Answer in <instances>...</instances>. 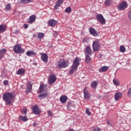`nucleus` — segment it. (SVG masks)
Listing matches in <instances>:
<instances>
[{"mask_svg": "<svg viewBox=\"0 0 131 131\" xmlns=\"http://www.w3.org/2000/svg\"><path fill=\"white\" fill-rule=\"evenodd\" d=\"M13 94L10 92L5 93L3 94V100L5 102L6 105L7 106L12 104V100H13Z\"/></svg>", "mask_w": 131, "mask_h": 131, "instance_id": "nucleus-1", "label": "nucleus"}, {"mask_svg": "<svg viewBox=\"0 0 131 131\" xmlns=\"http://www.w3.org/2000/svg\"><path fill=\"white\" fill-rule=\"evenodd\" d=\"M78 66H79V58L76 57L74 60L72 69L69 71L70 74H73L74 71L77 70Z\"/></svg>", "mask_w": 131, "mask_h": 131, "instance_id": "nucleus-2", "label": "nucleus"}, {"mask_svg": "<svg viewBox=\"0 0 131 131\" xmlns=\"http://www.w3.org/2000/svg\"><path fill=\"white\" fill-rule=\"evenodd\" d=\"M69 64V62L68 61L60 59L58 62H57V68H58V69L66 68V67H68Z\"/></svg>", "mask_w": 131, "mask_h": 131, "instance_id": "nucleus-3", "label": "nucleus"}, {"mask_svg": "<svg viewBox=\"0 0 131 131\" xmlns=\"http://www.w3.org/2000/svg\"><path fill=\"white\" fill-rule=\"evenodd\" d=\"M13 49L15 54H24L25 53V50L22 49V46L20 44L15 45Z\"/></svg>", "mask_w": 131, "mask_h": 131, "instance_id": "nucleus-4", "label": "nucleus"}, {"mask_svg": "<svg viewBox=\"0 0 131 131\" xmlns=\"http://www.w3.org/2000/svg\"><path fill=\"white\" fill-rule=\"evenodd\" d=\"M92 46L94 52H98L99 49H100V42H99V40L94 41Z\"/></svg>", "mask_w": 131, "mask_h": 131, "instance_id": "nucleus-5", "label": "nucleus"}, {"mask_svg": "<svg viewBox=\"0 0 131 131\" xmlns=\"http://www.w3.org/2000/svg\"><path fill=\"white\" fill-rule=\"evenodd\" d=\"M32 110L34 114H35V115H39V114L41 113V111H40L38 105H33L32 107Z\"/></svg>", "mask_w": 131, "mask_h": 131, "instance_id": "nucleus-6", "label": "nucleus"}, {"mask_svg": "<svg viewBox=\"0 0 131 131\" xmlns=\"http://www.w3.org/2000/svg\"><path fill=\"white\" fill-rule=\"evenodd\" d=\"M126 8H127V3L124 1L122 2L118 6V9L120 11H122Z\"/></svg>", "mask_w": 131, "mask_h": 131, "instance_id": "nucleus-7", "label": "nucleus"}, {"mask_svg": "<svg viewBox=\"0 0 131 131\" xmlns=\"http://www.w3.org/2000/svg\"><path fill=\"white\" fill-rule=\"evenodd\" d=\"M96 18L98 21H99L101 24H105V23H106V20L102 14H97Z\"/></svg>", "mask_w": 131, "mask_h": 131, "instance_id": "nucleus-8", "label": "nucleus"}, {"mask_svg": "<svg viewBox=\"0 0 131 131\" xmlns=\"http://www.w3.org/2000/svg\"><path fill=\"white\" fill-rule=\"evenodd\" d=\"M89 32H90V34L93 36H97L99 35V32L97 31L94 28H90Z\"/></svg>", "mask_w": 131, "mask_h": 131, "instance_id": "nucleus-9", "label": "nucleus"}, {"mask_svg": "<svg viewBox=\"0 0 131 131\" xmlns=\"http://www.w3.org/2000/svg\"><path fill=\"white\" fill-rule=\"evenodd\" d=\"M50 78L49 79V82L50 84H53V83H55L56 80H57V77L55 75H51L50 76Z\"/></svg>", "mask_w": 131, "mask_h": 131, "instance_id": "nucleus-10", "label": "nucleus"}, {"mask_svg": "<svg viewBox=\"0 0 131 131\" xmlns=\"http://www.w3.org/2000/svg\"><path fill=\"white\" fill-rule=\"evenodd\" d=\"M85 55L92 56L93 54V50L91 49V47L87 46L86 47L85 51H84Z\"/></svg>", "mask_w": 131, "mask_h": 131, "instance_id": "nucleus-11", "label": "nucleus"}, {"mask_svg": "<svg viewBox=\"0 0 131 131\" xmlns=\"http://www.w3.org/2000/svg\"><path fill=\"white\" fill-rule=\"evenodd\" d=\"M83 92L84 94V99H85V100H89L90 99V93L86 91L85 88L83 90Z\"/></svg>", "mask_w": 131, "mask_h": 131, "instance_id": "nucleus-12", "label": "nucleus"}, {"mask_svg": "<svg viewBox=\"0 0 131 131\" xmlns=\"http://www.w3.org/2000/svg\"><path fill=\"white\" fill-rule=\"evenodd\" d=\"M46 88H47V85L45 84H40L39 88V93L41 94V93L46 92Z\"/></svg>", "mask_w": 131, "mask_h": 131, "instance_id": "nucleus-13", "label": "nucleus"}, {"mask_svg": "<svg viewBox=\"0 0 131 131\" xmlns=\"http://www.w3.org/2000/svg\"><path fill=\"white\" fill-rule=\"evenodd\" d=\"M63 4V0H58L54 6L55 10H58V8L61 7V5Z\"/></svg>", "mask_w": 131, "mask_h": 131, "instance_id": "nucleus-14", "label": "nucleus"}, {"mask_svg": "<svg viewBox=\"0 0 131 131\" xmlns=\"http://www.w3.org/2000/svg\"><path fill=\"white\" fill-rule=\"evenodd\" d=\"M56 23L57 21L55 19H51L48 21V25L51 26V27H55V26H56Z\"/></svg>", "mask_w": 131, "mask_h": 131, "instance_id": "nucleus-15", "label": "nucleus"}, {"mask_svg": "<svg viewBox=\"0 0 131 131\" xmlns=\"http://www.w3.org/2000/svg\"><path fill=\"white\" fill-rule=\"evenodd\" d=\"M36 19V16L35 15H31L30 16L28 20V23H30V24H32L33 22L35 21V19Z\"/></svg>", "mask_w": 131, "mask_h": 131, "instance_id": "nucleus-16", "label": "nucleus"}, {"mask_svg": "<svg viewBox=\"0 0 131 131\" xmlns=\"http://www.w3.org/2000/svg\"><path fill=\"white\" fill-rule=\"evenodd\" d=\"M41 59L43 62L45 63H48V55L46 53H43L42 54L41 56Z\"/></svg>", "mask_w": 131, "mask_h": 131, "instance_id": "nucleus-17", "label": "nucleus"}, {"mask_svg": "<svg viewBox=\"0 0 131 131\" xmlns=\"http://www.w3.org/2000/svg\"><path fill=\"white\" fill-rule=\"evenodd\" d=\"M122 97V94L120 92H117L115 94L114 98L115 101H118L120 98Z\"/></svg>", "mask_w": 131, "mask_h": 131, "instance_id": "nucleus-18", "label": "nucleus"}, {"mask_svg": "<svg viewBox=\"0 0 131 131\" xmlns=\"http://www.w3.org/2000/svg\"><path fill=\"white\" fill-rule=\"evenodd\" d=\"M67 100H68V97L66 96H61L60 98V101L62 104H65V102H67Z\"/></svg>", "mask_w": 131, "mask_h": 131, "instance_id": "nucleus-19", "label": "nucleus"}, {"mask_svg": "<svg viewBox=\"0 0 131 131\" xmlns=\"http://www.w3.org/2000/svg\"><path fill=\"white\" fill-rule=\"evenodd\" d=\"M7 53V49H3L0 50V60L5 56V54Z\"/></svg>", "mask_w": 131, "mask_h": 131, "instance_id": "nucleus-20", "label": "nucleus"}, {"mask_svg": "<svg viewBox=\"0 0 131 131\" xmlns=\"http://www.w3.org/2000/svg\"><path fill=\"white\" fill-rule=\"evenodd\" d=\"M7 30V26L5 25H0V33L5 32Z\"/></svg>", "mask_w": 131, "mask_h": 131, "instance_id": "nucleus-21", "label": "nucleus"}, {"mask_svg": "<svg viewBox=\"0 0 131 131\" xmlns=\"http://www.w3.org/2000/svg\"><path fill=\"white\" fill-rule=\"evenodd\" d=\"M25 73V70L24 69H19L16 72V74L18 75H24Z\"/></svg>", "mask_w": 131, "mask_h": 131, "instance_id": "nucleus-22", "label": "nucleus"}, {"mask_svg": "<svg viewBox=\"0 0 131 131\" xmlns=\"http://www.w3.org/2000/svg\"><path fill=\"white\" fill-rule=\"evenodd\" d=\"M18 119L19 120H21V121H24V122H26V121H28V118H27V117L23 116H19Z\"/></svg>", "mask_w": 131, "mask_h": 131, "instance_id": "nucleus-23", "label": "nucleus"}, {"mask_svg": "<svg viewBox=\"0 0 131 131\" xmlns=\"http://www.w3.org/2000/svg\"><path fill=\"white\" fill-rule=\"evenodd\" d=\"M98 83H99V82L97 81H93L92 83H91V88L92 89H96L97 88V85H98Z\"/></svg>", "mask_w": 131, "mask_h": 131, "instance_id": "nucleus-24", "label": "nucleus"}, {"mask_svg": "<svg viewBox=\"0 0 131 131\" xmlns=\"http://www.w3.org/2000/svg\"><path fill=\"white\" fill-rule=\"evenodd\" d=\"M109 68L108 67L103 66L99 69V72H105V71H107Z\"/></svg>", "mask_w": 131, "mask_h": 131, "instance_id": "nucleus-25", "label": "nucleus"}, {"mask_svg": "<svg viewBox=\"0 0 131 131\" xmlns=\"http://www.w3.org/2000/svg\"><path fill=\"white\" fill-rule=\"evenodd\" d=\"M48 95H49V94L48 93V92H45L44 93H42V94L39 95V98H40V99H43L45 98H47V97H48Z\"/></svg>", "mask_w": 131, "mask_h": 131, "instance_id": "nucleus-26", "label": "nucleus"}, {"mask_svg": "<svg viewBox=\"0 0 131 131\" xmlns=\"http://www.w3.org/2000/svg\"><path fill=\"white\" fill-rule=\"evenodd\" d=\"M90 56L91 55H85V61L86 63H90L92 61V58Z\"/></svg>", "mask_w": 131, "mask_h": 131, "instance_id": "nucleus-27", "label": "nucleus"}, {"mask_svg": "<svg viewBox=\"0 0 131 131\" xmlns=\"http://www.w3.org/2000/svg\"><path fill=\"white\" fill-rule=\"evenodd\" d=\"M27 56H29V57H30L31 56L36 55V53H35L33 51H28L27 52Z\"/></svg>", "mask_w": 131, "mask_h": 131, "instance_id": "nucleus-28", "label": "nucleus"}, {"mask_svg": "<svg viewBox=\"0 0 131 131\" xmlns=\"http://www.w3.org/2000/svg\"><path fill=\"white\" fill-rule=\"evenodd\" d=\"M113 0H106L104 5L106 6V7H109L111 4H112Z\"/></svg>", "mask_w": 131, "mask_h": 131, "instance_id": "nucleus-29", "label": "nucleus"}, {"mask_svg": "<svg viewBox=\"0 0 131 131\" xmlns=\"http://www.w3.org/2000/svg\"><path fill=\"white\" fill-rule=\"evenodd\" d=\"M31 90H32V85L30 84H28L26 88V90L28 93H30V92H31Z\"/></svg>", "mask_w": 131, "mask_h": 131, "instance_id": "nucleus-30", "label": "nucleus"}, {"mask_svg": "<svg viewBox=\"0 0 131 131\" xmlns=\"http://www.w3.org/2000/svg\"><path fill=\"white\" fill-rule=\"evenodd\" d=\"M11 9H12V7H11V4H8L6 5L5 10H6V11H10L11 10Z\"/></svg>", "mask_w": 131, "mask_h": 131, "instance_id": "nucleus-31", "label": "nucleus"}, {"mask_svg": "<svg viewBox=\"0 0 131 131\" xmlns=\"http://www.w3.org/2000/svg\"><path fill=\"white\" fill-rule=\"evenodd\" d=\"M37 37L39 39H41V38L45 37V34H43V33H39Z\"/></svg>", "mask_w": 131, "mask_h": 131, "instance_id": "nucleus-32", "label": "nucleus"}, {"mask_svg": "<svg viewBox=\"0 0 131 131\" xmlns=\"http://www.w3.org/2000/svg\"><path fill=\"white\" fill-rule=\"evenodd\" d=\"M113 83L115 85H119V84H120V83H119V81L116 79H114Z\"/></svg>", "mask_w": 131, "mask_h": 131, "instance_id": "nucleus-33", "label": "nucleus"}, {"mask_svg": "<svg viewBox=\"0 0 131 131\" xmlns=\"http://www.w3.org/2000/svg\"><path fill=\"white\" fill-rule=\"evenodd\" d=\"M120 52L121 53H124L125 52V47L124 46H121L120 47Z\"/></svg>", "mask_w": 131, "mask_h": 131, "instance_id": "nucleus-34", "label": "nucleus"}, {"mask_svg": "<svg viewBox=\"0 0 131 131\" xmlns=\"http://www.w3.org/2000/svg\"><path fill=\"white\" fill-rule=\"evenodd\" d=\"M27 111H28L27 108H24L23 110H21V113L24 114V115H26V114H27Z\"/></svg>", "mask_w": 131, "mask_h": 131, "instance_id": "nucleus-35", "label": "nucleus"}, {"mask_svg": "<svg viewBox=\"0 0 131 131\" xmlns=\"http://www.w3.org/2000/svg\"><path fill=\"white\" fill-rule=\"evenodd\" d=\"M92 131H101V128L98 126L93 127L92 128Z\"/></svg>", "mask_w": 131, "mask_h": 131, "instance_id": "nucleus-36", "label": "nucleus"}, {"mask_svg": "<svg viewBox=\"0 0 131 131\" xmlns=\"http://www.w3.org/2000/svg\"><path fill=\"white\" fill-rule=\"evenodd\" d=\"M85 113L87 114V115H89V116H91V115L92 114V113H91V111H90V109L86 108L85 110Z\"/></svg>", "mask_w": 131, "mask_h": 131, "instance_id": "nucleus-37", "label": "nucleus"}, {"mask_svg": "<svg viewBox=\"0 0 131 131\" xmlns=\"http://www.w3.org/2000/svg\"><path fill=\"white\" fill-rule=\"evenodd\" d=\"M29 3L28 2V0H21L20 1V4H22L23 5H25L26 4Z\"/></svg>", "mask_w": 131, "mask_h": 131, "instance_id": "nucleus-38", "label": "nucleus"}, {"mask_svg": "<svg viewBox=\"0 0 131 131\" xmlns=\"http://www.w3.org/2000/svg\"><path fill=\"white\" fill-rule=\"evenodd\" d=\"M71 10L72 9L71 7H68L66 9V13H71Z\"/></svg>", "mask_w": 131, "mask_h": 131, "instance_id": "nucleus-39", "label": "nucleus"}, {"mask_svg": "<svg viewBox=\"0 0 131 131\" xmlns=\"http://www.w3.org/2000/svg\"><path fill=\"white\" fill-rule=\"evenodd\" d=\"M107 123L110 126H113V123L111 121H107Z\"/></svg>", "mask_w": 131, "mask_h": 131, "instance_id": "nucleus-40", "label": "nucleus"}, {"mask_svg": "<svg viewBox=\"0 0 131 131\" xmlns=\"http://www.w3.org/2000/svg\"><path fill=\"white\" fill-rule=\"evenodd\" d=\"M3 84L4 85H8L9 84V81L5 80L3 82Z\"/></svg>", "mask_w": 131, "mask_h": 131, "instance_id": "nucleus-41", "label": "nucleus"}, {"mask_svg": "<svg viewBox=\"0 0 131 131\" xmlns=\"http://www.w3.org/2000/svg\"><path fill=\"white\" fill-rule=\"evenodd\" d=\"M72 101H69L68 102V107H71L72 106Z\"/></svg>", "mask_w": 131, "mask_h": 131, "instance_id": "nucleus-42", "label": "nucleus"}, {"mask_svg": "<svg viewBox=\"0 0 131 131\" xmlns=\"http://www.w3.org/2000/svg\"><path fill=\"white\" fill-rule=\"evenodd\" d=\"M48 114L50 116H52L53 115V114L52 113V112H51V111H48Z\"/></svg>", "mask_w": 131, "mask_h": 131, "instance_id": "nucleus-43", "label": "nucleus"}, {"mask_svg": "<svg viewBox=\"0 0 131 131\" xmlns=\"http://www.w3.org/2000/svg\"><path fill=\"white\" fill-rule=\"evenodd\" d=\"M128 18L131 21V10L129 11Z\"/></svg>", "mask_w": 131, "mask_h": 131, "instance_id": "nucleus-44", "label": "nucleus"}, {"mask_svg": "<svg viewBox=\"0 0 131 131\" xmlns=\"http://www.w3.org/2000/svg\"><path fill=\"white\" fill-rule=\"evenodd\" d=\"M24 28H25V29H27V28H28V25L24 24Z\"/></svg>", "mask_w": 131, "mask_h": 131, "instance_id": "nucleus-45", "label": "nucleus"}, {"mask_svg": "<svg viewBox=\"0 0 131 131\" xmlns=\"http://www.w3.org/2000/svg\"><path fill=\"white\" fill-rule=\"evenodd\" d=\"M33 2V0H28V3H31Z\"/></svg>", "mask_w": 131, "mask_h": 131, "instance_id": "nucleus-46", "label": "nucleus"}, {"mask_svg": "<svg viewBox=\"0 0 131 131\" xmlns=\"http://www.w3.org/2000/svg\"><path fill=\"white\" fill-rule=\"evenodd\" d=\"M68 131H74V129H70Z\"/></svg>", "mask_w": 131, "mask_h": 131, "instance_id": "nucleus-47", "label": "nucleus"}, {"mask_svg": "<svg viewBox=\"0 0 131 131\" xmlns=\"http://www.w3.org/2000/svg\"><path fill=\"white\" fill-rule=\"evenodd\" d=\"M34 65H37V64H36V63H34Z\"/></svg>", "mask_w": 131, "mask_h": 131, "instance_id": "nucleus-48", "label": "nucleus"}]
</instances>
